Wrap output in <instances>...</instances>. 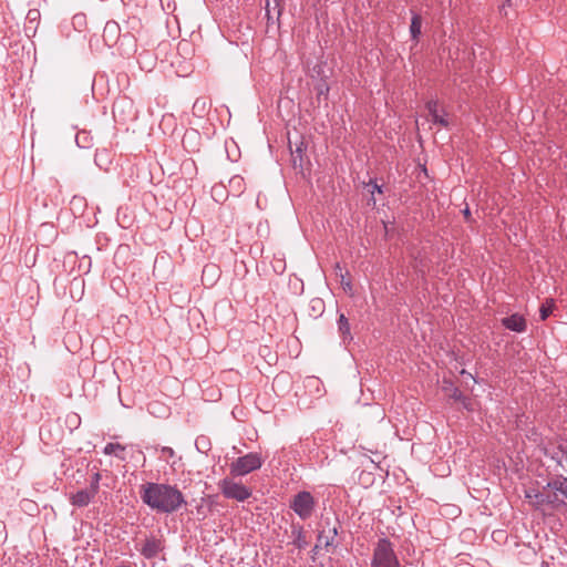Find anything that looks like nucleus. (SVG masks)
Returning a JSON list of instances; mask_svg holds the SVG:
<instances>
[{"mask_svg":"<svg viewBox=\"0 0 567 567\" xmlns=\"http://www.w3.org/2000/svg\"><path fill=\"white\" fill-rule=\"evenodd\" d=\"M291 535H292V544L298 549H305L308 546V540L306 537L303 526L292 525Z\"/></svg>","mask_w":567,"mask_h":567,"instance_id":"4468645a","label":"nucleus"},{"mask_svg":"<svg viewBox=\"0 0 567 567\" xmlns=\"http://www.w3.org/2000/svg\"><path fill=\"white\" fill-rule=\"evenodd\" d=\"M162 452H163L164 454L169 455V456H173V455H174V451H173V449H172V447H168V446L163 447Z\"/></svg>","mask_w":567,"mask_h":567,"instance_id":"72a5a7b5","label":"nucleus"},{"mask_svg":"<svg viewBox=\"0 0 567 567\" xmlns=\"http://www.w3.org/2000/svg\"><path fill=\"white\" fill-rule=\"evenodd\" d=\"M134 103L132 100L127 97L118 99L114 102L112 107L113 116L116 118L120 117L121 121H126L128 117L133 116Z\"/></svg>","mask_w":567,"mask_h":567,"instance_id":"6e6552de","label":"nucleus"},{"mask_svg":"<svg viewBox=\"0 0 567 567\" xmlns=\"http://www.w3.org/2000/svg\"><path fill=\"white\" fill-rule=\"evenodd\" d=\"M337 323H338V331H339L342 340L351 341L352 334H351L350 323H349L348 318L343 313H340Z\"/></svg>","mask_w":567,"mask_h":567,"instance_id":"aec40b11","label":"nucleus"},{"mask_svg":"<svg viewBox=\"0 0 567 567\" xmlns=\"http://www.w3.org/2000/svg\"><path fill=\"white\" fill-rule=\"evenodd\" d=\"M369 185L372 186V188H373L372 192L377 190L378 193H382V186L378 185L375 182L371 181Z\"/></svg>","mask_w":567,"mask_h":567,"instance_id":"2f4dec72","label":"nucleus"},{"mask_svg":"<svg viewBox=\"0 0 567 567\" xmlns=\"http://www.w3.org/2000/svg\"><path fill=\"white\" fill-rule=\"evenodd\" d=\"M72 24L75 30L82 31L86 27V17L83 13L74 14L72 18Z\"/></svg>","mask_w":567,"mask_h":567,"instance_id":"a878e982","label":"nucleus"},{"mask_svg":"<svg viewBox=\"0 0 567 567\" xmlns=\"http://www.w3.org/2000/svg\"><path fill=\"white\" fill-rule=\"evenodd\" d=\"M165 549V540L162 537L151 535L145 538L140 548L141 555L146 559H153Z\"/></svg>","mask_w":567,"mask_h":567,"instance_id":"423d86ee","label":"nucleus"},{"mask_svg":"<svg viewBox=\"0 0 567 567\" xmlns=\"http://www.w3.org/2000/svg\"><path fill=\"white\" fill-rule=\"evenodd\" d=\"M101 478L102 475L100 472H95L91 477L90 487L87 489H90L94 495L99 493Z\"/></svg>","mask_w":567,"mask_h":567,"instance_id":"bb28decb","label":"nucleus"},{"mask_svg":"<svg viewBox=\"0 0 567 567\" xmlns=\"http://www.w3.org/2000/svg\"><path fill=\"white\" fill-rule=\"evenodd\" d=\"M117 567H131V566L128 564H126V563H122Z\"/></svg>","mask_w":567,"mask_h":567,"instance_id":"c9c22d12","label":"nucleus"},{"mask_svg":"<svg viewBox=\"0 0 567 567\" xmlns=\"http://www.w3.org/2000/svg\"><path fill=\"white\" fill-rule=\"evenodd\" d=\"M199 133L196 130L187 131L182 140L183 146L189 151V152H196L197 148V141L199 140Z\"/></svg>","mask_w":567,"mask_h":567,"instance_id":"a211bd4d","label":"nucleus"},{"mask_svg":"<svg viewBox=\"0 0 567 567\" xmlns=\"http://www.w3.org/2000/svg\"><path fill=\"white\" fill-rule=\"evenodd\" d=\"M544 506H550L551 508H559L563 505H567L564 499L558 496V493L550 489H544Z\"/></svg>","mask_w":567,"mask_h":567,"instance_id":"6ab92c4d","label":"nucleus"},{"mask_svg":"<svg viewBox=\"0 0 567 567\" xmlns=\"http://www.w3.org/2000/svg\"><path fill=\"white\" fill-rule=\"evenodd\" d=\"M140 496L145 505L159 514H173L186 505L181 489L167 483L147 482L141 486Z\"/></svg>","mask_w":567,"mask_h":567,"instance_id":"f257e3e1","label":"nucleus"},{"mask_svg":"<svg viewBox=\"0 0 567 567\" xmlns=\"http://www.w3.org/2000/svg\"><path fill=\"white\" fill-rule=\"evenodd\" d=\"M212 107L209 99L200 96L197 97L193 104V114L197 117H204Z\"/></svg>","mask_w":567,"mask_h":567,"instance_id":"2eb2a0df","label":"nucleus"},{"mask_svg":"<svg viewBox=\"0 0 567 567\" xmlns=\"http://www.w3.org/2000/svg\"><path fill=\"white\" fill-rule=\"evenodd\" d=\"M94 497L95 495L90 489L85 488L71 494L69 499L75 507H85L94 499Z\"/></svg>","mask_w":567,"mask_h":567,"instance_id":"9b49d317","label":"nucleus"},{"mask_svg":"<svg viewBox=\"0 0 567 567\" xmlns=\"http://www.w3.org/2000/svg\"><path fill=\"white\" fill-rule=\"evenodd\" d=\"M555 308V302L553 299H547L539 308V317L542 321H545L551 313Z\"/></svg>","mask_w":567,"mask_h":567,"instance_id":"b1692460","label":"nucleus"},{"mask_svg":"<svg viewBox=\"0 0 567 567\" xmlns=\"http://www.w3.org/2000/svg\"><path fill=\"white\" fill-rule=\"evenodd\" d=\"M289 507L302 519L310 518L316 508V499L310 492H298L290 501Z\"/></svg>","mask_w":567,"mask_h":567,"instance_id":"20e7f679","label":"nucleus"},{"mask_svg":"<svg viewBox=\"0 0 567 567\" xmlns=\"http://www.w3.org/2000/svg\"><path fill=\"white\" fill-rule=\"evenodd\" d=\"M463 214H464V217H465L466 219H470V217H471V212H470V209H468V208H465V209H464V212H463Z\"/></svg>","mask_w":567,"mask_h":567,"instance_id":"f704fd0d","label":"nucleus"},{"mask_svg":"<svg viewBox=\"0 0 567 567\" xmlns=\"http://www.w3.org/2000/svg\"><path fill=\"white\" fill-rule=\"evenodd\" d=\"M462 374H467L468 377L473 378V375L471 373H467L465 370H462L461 372Z\"/></svg>","mask_w":567,"mask_h":567,"instance_id":"4c0bfd02","label":"nucleus"},{"mask_svg":"<svg viewBox=\"0 0 567 567\" xmlns=\"http://www.w3.org/2000/svg\"><path fill=\"white\" fill-rule=\"evenodd\" d=\"M121 37V28L120 24L116 21H107L105 23V27L103 29V41L107 47H113L117 43L118 39Z\"/></svg>","mask_w":567,"mask_h":567,"instance_id":"1a4fd4ad","label":"nucleus"},{"mask_svg":"<svg viewBox=\"0 0 567 567\" xmlns=\"http://www.w3.org/2000/svg\"><path fill=\"white\" fill-rule=\"evenodd\" d=\"M183 45L187 47V45H188V42H185V43H182V42H181V43L178 44V48L181 49Z\"/></svg>","mask_w":567,"mask_h":567,"instance_id":"e433bc0d","label":"nucleus"},{"mask_svg":"<svg viewBox=\"0 0 567 567\" xmlns=\"http://www.w3.org/2000/svg\"><path fill=\"white\" fill-rule=\"evenodd\" d=\"M426 110L431 116V120L434 124H439L442 127L449 126V121L445 117L444 114H440L439 112V103L435 100H431L426 103Z\"/></svg>","mask_w":567,"mask_h":567,"instance_id":"f8f14e48","label":"nucleus"},{"mask_svg":"<svg viewBox=\"0 0 567 567\" xmlns=\"http://www.w3.org/2000/svg\"><path fill=\"white\" fill-rule=\"evenodd\" d=\"M544 489L555 491L561 494V496L567 499V477L559 475L548 481L547 484L544 486Z\"/></svg>","mask_w":567,"mask_h":567,"instance_id":"ddd939ff","label":"nucleus"},{"mask_svg":"<svg viewBox=\"0 0 567 567\" xmlns=\"http://www.w3.org/2000/svg\"><path fill=\"white\" fill-rule=\"evenodd\" d=\"M318 547H319V546H318V545H316V546H315V548H313V550H315V551H318Z\"/></svg>","mask_w":567,"mask_h":567,"instance_id":"58836bf2","label":"nucleus"},{"mask_svg":"<svg viewBox=\"0 0 567 567\" xmlns=\"http://www.w3.org/2000/svg\"><path fill=\"white\" fill-rule=\"evenodd\" d=\"M341 276V286L343 288L344 291H352V284H351V280L350 279H346L344 275H340Z\"/></svg>","mask_w":567,"mask_h":567,"instance_id":"7c9ffc66","label":"nucleus"},{"mask_svg":"<svg viewBox=\"0 0 567 567\" xmlns=\"http://www.w3.org/2000/svg\"><path fill=\"white\" fill-rule=\"evenodd\" d=\"M329 85L326 81H320L317 85H316V92H317V100L320 101L321 97H323L324 100L328 99V94H329Z\"/></svg>","mask_w":567,"mask_h":567,"instance_id":"393cba45","label":"nucleus"},{"mask_svg":"<svg viewBox=\"0 0 567 567\" xmlns=\"http://www.w3.org/2000/svg\"><path fill=\"white\" fill-rule=\"evenodd\" d=\"M502 324L506 329L515 332H524L527 328L525 318L518 313L503 318Z\"/></svg>","mask_w":567,"mask_h":567,"instance_id":"9d476101","label":"nucleus"},{"mask_svg":"<svg viewBox=\"0 0 567 567\" xmlns=\"http://www.w3.org/2000/svg\"><path fill=\"white\" fill-rule=\"evenodd\" d=\"M556 452H559V454H561L563 456H567V449H565L561 444L557 446V449L555 450Z\"/></svg>","mask_w":567,"mask_h":567,"instance_id":"473e14b6","label":"nucleus"},{"mask_svg":"<svg viewBox=\"0 0 567 567\" xmlns=\"http://www.w3.org/2000/svg\"><path fill=\"white\" fill-rule=\"evenodd\" d=\"M229 183L231 187H235L236 189L239 190L244 184V179L240 176H234Z\"/></svg>","mask_w":567,"mask_h":567,"instance_id":"c756f323","label":"nucleus"},{"mask_svg":"<svg viewBox=\"0 0 567 567\" xmlns=\"http://www.w3.org/2000/svg\"><path fill=\"white\" fill-rule=\"evenodd\" d=\"M125 449L126 447L120 443H107L103 452L106 455H115L120 460L124 461L125 455L123 453L125 452Z\"/></svg>","mask_w":567,"mask_h":567,"instance_id":"412c9836","label":"nucleus"},{"mask_svg":"<svg viewBox=\"0 0 567 567\" xmlns=\"http://www.w3.org/2000/svg\"><path fill=\"white\" fill-rule=\"evenodd\" d=\"M545 455L550 457L553 461H555L557 463V465L559 466H563V458L564 456L561 454H559V452H556V451H545Z\"/></svg>","mask_w":567,"mask_h":567,"instance_id":"cd10ccee","label":"nucleus"},{"mask_svg":"<svg viewBox=\"0 0 567 567\" xmlns=\"http://www.w3.org/2000/svg\"><path fill=\"white\" fill-rule=\"evenodd\" d=\"M306 146L303 143L297 145L295 151H291V162L295 168L302 169L303 167V152Z\"/></svg>","mask_w":567,"mask_h":567,"instance_id":"4be33fe9","label":"nucleus"},{"mask_svg":"<svg viewBox=\"0 0 567 567\" xmlns=\"http://www.w3.org/2000/svg\"><path fill=\"white\" fill-rule=\"evenodd\" d=\"M371 567H400V560L394 550V545L386 538H380L374 547L371 558Z\"/></svg>","mask_w":567,"mask_h":567,"instance_id":"f03ea898","label":"nucleus"},{"mask_svg":"<svg viewBox=\"0 0 567 567\" xmlns=\"http://www.w3.org/2000/svg\"><path fill=\"white\" fill-rule=\"evenodd\" d=\"M311 307L315 311H318L319 313H321L324 308V302L321 299L316 298V299L311 300Z\"/></svg>","mask_w":567,"mask_h":567,"instance_id":"c85d7f7f","label":"nucleus"},{"mask_svg":"<svg viewBox=\"0 0 567 567\" xmlns=\"http://www.w3.org/2000/svg\"><path fill=\"white\" fill-rule=\"evenodd\" d=\"M218 486L221 494L229 499L245 502L251 496L250 488L227 477L221 480Z\"/></svg>","mask_w":567,"mask_h":567,"instance_id":"39448f33","label":"nucleus"},{"mask_svg":"<svg viewBox=\"0 0 567 567\" xmlns=\"http://www.w3.org/2000/svg\"><path fill=\"white\" fill-rule=\"evenodd\" d=\"M443 390L446 392L449 398L453 399L455 402H460L462 404V408L465 409L468 412H473L475 410V402L473 399H471L467 395H464L461 390L451 381L444 380Z\"/></svg>","mask_w":567,"mask_h":567,"instance_id":"0eeeda50","label":"nucleus"},{"mask_svg":"<svg viewBox=\"0 0 567 567\" xmlns=\"http://www.w3.org/2000/svg\"><path fill=\"white\" fill-rule=\"evenodd\" d=\"M422 18L420 14L414 13L411 19L410 32L413 40H417L421 34Z\"/></svg>","mask_w":567,"mask_h":567,"instance_id":"5701e85b","label":"nucleus"},{"mask_svg":"<svg viewBox=\"0 0 567 567\" xmlns=\"http://www.w3.org/2000/svg\"><path fill=\"white\" fill-rule=\"evenodd\" d=\"M262 464L264 458L259 453L250 452L231 462L229 472L231 476H244L259 470Z\"/></svg>","mask_w":567,"mask_h":567,"instance_id":"7ed1b4c3","label":"nucleus"},{"mask_svg":"<svg viewBox=\"0 0 567 567\" xmlns=\"http://www.w3.org/2000/svg\"><path fill=\"white\" fill-rule=\"evenodd\" d=\"M339 522L337 520L328 530H321L318 535V542H323L326 548L333 545L334 538L338 535Z\"/></svg>","mask_w":567,"mask_h":567,"instance_id":"dca6fc26","label":"nucleus"},{"mask_svg":"<svg viewBox=\"0 0 567 567\" xmlns=\"http://www.w3.org/2000/svg\"><path fill=\"white\" fill-rule=\"evenodd\" d=\"M525 498L530 501V504L536 508L540 509L544 507V488L538 491L536 488H529L525 491Z\"/></svg>","mask_w":567,"mask_h":567,"instance_id":"f3484780","label":"nucleus"}]
</instances>
